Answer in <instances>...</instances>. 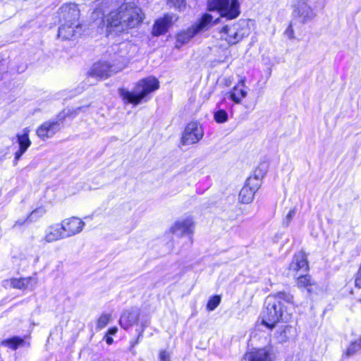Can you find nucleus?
<instances>
[{
	"mask_svg": "<svg viewBox=\"0 0 361 361\" xmlns=\"http://www.w3.org/2000/svg\"><path fill=\"white\" fill-rule=\"evenodd\" d=\"M143 18L141 8L133 4H126L106 15L102 20V26L108 34L128 32L141 24Z\"/></svg>",
	"mask_w": 361,
	"mask_h": 361,
	"instance_id": "1",
	"label": "nucleus"
},
{
	"mask_svg": "<svg viewBox=\"0 0 361 361\" xmlns=\"http://www.w3.org/2000/svg\"><path fill=\"white\" fill-rule=\"evenodd\" d=\"M293 300L292 295L284 292L267 297L266 309L262 315V324L271 329L280 320L287 322L290 318V314H286L283 310L282 302L293 303Z\"/></svg>",
	"mask_w": 361,
	"mask_h": 361,
	"instance_id": "2",
	"label": "nucleus"
},
{
	"mask_svg": "<svg viewBox=\"0 0 361 361\" xmlns=\"http://www.w3.org/2000/svg\"><path fill=\"white\" fill-rule=\"evenodd\" d=\"M159 86L157 79L154 77H149L140 80L133 92L124 89H121L119 92L120 95L124 100L137 105L147 94L157 90Z\"/></svg>",
	"mask_w": 361,
	"mask_h": 361,
	"instance_id": "3",
	"label": "nucleus"
},
{
	"mask_svg": "<svg viewBox=\"0 0 361 361\" xmlns=\"http://www.w3.org/2000/svg\"><path fill=\"white\" fill-rule=\"evenodd\" d=\"M218 19H214L212 14H204L196 24L177 34L176 47L179 49L182 45L188 43L195 35L207 30Z\"/></svg>",
	"mask_w": 361,
	"mask_h": 361,
	"instance_id": "4",
	"label": "nucleus"
},
{
	"mask_svg": "<svg viewBox=\"0 0 361 361\" xmlns=\"http://www.w3.org/2000/svg\"><path fill=\"white\" fill-rule=\"evenodd\" d=\"M221 38L229 44H235L248 35L249 28L245 20H240L232 25H226L221 30Z\"/></svg>",
	"mask_w": 361,
	"mask_h": 361,
	"instance_id": "5",
	"label": "nucleus"
},
{
	"mask_svg": "<svg viewBox=\"0 0 361 361\" xmlns=\"http://www.w3.org/2000/svg\"><path fill=\"white\" fill-rule=\"evenodd\" d=\"M210 11L218 10L221 17L227 19L237 18L240 14V4L238 0H209Z\"/></svg>",
	"mask_w": 361,
	"mask_h": 361,
	"instance_id": "6",
	"label": "nucleus"
},
{
	"mask_svg": "<svg viewBox=\"0 0 361 361\" xmlns=\"http://www.w3.org/2000/svg\"><path fill=\"white\" fill-rule=\"evenodd\" d=\"M278 353L272 345L263 348H253L247 352L243 357L244 361H275Z\"/></svg>",
	"mask_w": 361,
	"mask_h": 361,
	"instance_id": "7",
	"label": "nucleus"
},
{
	"mask_svg": "<svg viewBox=\"0 0 361 361\" xmlns=\"http://www.w3.org/2000/svg\"><path fill=\"white\" fill-rule=\"evenodd\" d=\"M260 185L261 179L257 175L249 177L239 192V201L243 204L251 202Z\"/></svg>",
	"mask_w": 361,
	"mask_h": 361,
	"instance_id": "8",
	"label": "nucleus"
},
{
	"mask_svg": "<svg viewBox=\"0 0 361 361\" xmlns=\"http://www.w3.org/2000/svg\"><path fill=\"white\" fill-rule=\"evenodd\" d=\"M204 136V131L201 125L195 121L189 123L185 128L182 135L183 145H192L198 142Z\"/></svg>",
	"mask_w": 361,
	"mask_h": 361,
	"instance_id": "9",
	"label": "nucleus"
},
{
	"mask_svg": "<svg viewBox=\"0 0 361 361\" xmlns=\"http://www.w3.org/2000/svg\"><path fill=\"white\" fill-rule=\"evenodd\" d=\"M59 224L66 238L81 233L85 226V223L76 216L64 219Z\"/></svg>",
	"mask_w": 361,
	"mask_h": 361,
	"instance_id": "10",
	"label": "nucleus"
},
{
	"mask_svg": "<svg viewBox=\"0 0 361 361\" xmlns=\"http://www.w3.org/2000/svg\"><path fill=\"white\" fill-rule=\"evenodd\" d=\"M60 22L80 24V10L75 4H64L59 9Z\"/></svg>",
	"mask_w": 361,
	"mask_h": 361,
	"instance_id": "11",
	"label": "nucleus"
},
{
	"mask_svg": "<svg viewBox=\"0 0 361 361\" xmlns=\"http://www.w3.org/2000/svg\"><path fill=\"white\" fill-rule=\"evenodd\" d=\"M178 18V17L174 13H166L157 18L154 23L152 34L154 36H159L166 33Z\"/></svg>",
	"mask_w": 361,
	"mask_h": 361,
	"instance_id": "12",
	"label": "nucleus"
},
{
	"mask_svg": "<svg viewBox=\"0 0 361 361\" xmlns=\"http://www.w3.org/2000/svg\"><path fill=\"white\" fill-rule=\"evenodd\" d=\"M293 13L303 23L312 20L316 16L310 0H297Z\"/></svg>",
	"mask_w": 361,
	"mask_h": 361,
	"instance_id": "13",
	"label": "nucleus"
},
{
	"mask_svg": "<svg viewBox=\"0 0 361 361\" xmlns=\"http://www.w3.org/2000/svg\"><path fill=\"white\" fill-rule=\"evenodd\" d=\"M66 238L59 223L49 225L44 231L41 238V243L44 244L52 243Z\"/></svg>",
	"mask_w": 361,
	"mask_h": 361,
	"instance_id": "14",
	"label": "nucleus"
},
{
	"mask_svg": "<svg viewBox=\"0 0 361 361\" xmlns=\"http://www.w3.org/2000/svg\"><path fill=\"white\" fill-rule=\"evenodd\" d=\"M60 129V123L58 121H46L36 130L37 136L42 140L53 137Z\"/></svg>",
	"mask_w": 361,
	"mask_h": 361,
	"instance_id": "15",
	"label": "nucleus"
},
{
	"mask_svg": "<svg viewBox=\"0 0 361 361\" xmlns=\"http://www.w3.org/2000/svg\"><path fill=\"white\" fill-rule=\"evenodd\" d=\"M30 132V130L28 128H25L23 130V133L21 134L17 135L19 149L15 153L14 165L17 164V162L20 159L22 155L27 151L28 147L31 145L32 142L29 138Z\"/></svg>",
	"mask_w": 361,
	"mask_h": 361,
	"instance_id": "16",
	"label": "nucleus"
},
{
	"mask_svg": "<svg viewBox=\"0 0 361 361\" xmlns=\"http://www.w3.org/2000/svg\"><path fill=\"white\" fill-rule=\"evenodd\" d=\"M308 264L307 258L303 252H298L295 255L291 263L289 265V274L295 276L300 270H307Z\"/></svg>",
	"mask_w": 361,
	"mask_h": 361,
	"instance_id": "17",
	"label": "nucleus"
},
{
	"mask_svg": "<svg viewBox=\"0 0 361 361\" xmlns=\"http://www.w3.org/2000/svg\"><path fill=\"white\" fill-rule=\"evenodd\" d=\"M61 25L58 31V37L63 40L72 39L77 33L80 24L60 22Z\"/></svg>",
	"mask_w": 361,
	"mask_h": 361,
	"instance_id": "18",
	"label": "nucleus"
},
{
	"mask_svg": "<svg viewBox=\"0 0 361 361\" xmlns=\"http://www.w3.org/2000/svg\"><path fill=\"white\" fill-rule=\"evenodd\" d=\"M193 221L190 218L179 220L171 227V231L177 235L191 234Z\"/></svg>",
	"mask_w": 361,
	"mask_h": 361,
	"instance_id": "19",
	"label": "nucleus"
},
{
	"mask_svg": "<svg viewBox=\"0 0 361 361\" xmlns=\"http://www.w3.org/2000/svg\"><path fill=\"white\" fill-rule=\"evenodd\" d=\"M140 315V312L137 309H131L125 311L120 318L119 322L121 326L127 329L137 323Z\"/></svg>",
	"mask_w": 361,
	"mask_h": 361,
	"instance_id": "20",
	"label": "nucleus"
},
{
	"mask_svg": "<svg viewBox=\"0 0 361 361\" xmlns=\"http://www.w3.org/2000/svg\"><path fill=\"white\" fill-rule=\"evenodd\" d=\"M247 94V92L245 87V78H243L230 92V99L235 104H240Z\"/></svg>",
	"mask_w": 361,
	"mask_h": 361,
	"instance_id": "21",
	"label": "nucleus"
},
{
	"mask_svg": "<svg viewBox=\"0 0 361 361\" xmlns=\"http://www.w3.org/2000/svg\"><path fill=\"white\" fill-rule=\"evenodd\" d=\"M112 66L107 62H99L94 64L90 75L94 77L106 78L109 77L114 71Z\"/></svg>",
	"mask_w": 361,
	"mask_h": 361,
	"instance_id": "22",
	"label": "nucleus"
},
{
	"mask_svg": "<svg viewBox=\"0 0 361 361\" xmlns=\"http://www.w3.org/2000/svg\"><path fill=\"white\" fill-rule=\"evenodd\" d=\"M114 50L124 59H129L136 51L137 47L130 42H125L116 45Z\"/></svg>",
	"mask_w": 361,
	"mask_h": 361,
	"instance_id": "23",
	"label": "nucleus"
},
{
	"mask_svg": "<svg viewBox=\"0 0 361 361\" xmlns=\"http://www.w3.org/2000/svg\"><path fill=\"white\" fill-rule=\"evenodd\" d=\"M32 281V278L12 279L8 283L11 286L17 289H25L29 286V283Z\"/></svg>",
	"mask_w": 361,
	"mask_h": 361,
	"instance_id": "24",
	"label": "nucleus"
},
{
	"mask_svg": "<svg viewBox=\"0 0 361 361\" xmlns=\"http://www.w3.org/2000/svg\"><path fill=\"white\" fill-rule=\"evenodd\" d=\"M312 283L310 276L309 275H302L298 278L297 286L298 288H306L309 293H312Z\"/></svg>",
	"mask_w": 361,
	"mask_h": 361,
	"instance_id": "25",
	"label": "nucleus"
},
{
	"mask_svg": "<svg viewBox=\"0 0 361 361\" xmlns=\"http://www.w3.org/2000/svg\"><path fill=\"white\" fill-rule=\"evenodd\" d=\"M294 329L290 326L286 325L279 333L278 338L280 342H286L292 336Z\"/></svg>",
	"mask_w": 361,
	"mask_h": 361,
	"instance_id": "26",
	"label": "nucleus"
},
{
	"mask_svg": "<svg viewBox=\"0 0 361 361\" xmlns=\"http://www.w3.org/2000/svg\"><path fill=\"white\" fill-rule=\"evenodd\" d=\"M47 209L44 206H40L32 211L30 214L27 216V219L29 221H35L39 218L43 216L47 213Z\"/></svg>",
	"mask_w": 361,
	"mask_h": 361,
	"instance_id": "27",
	"label": "nucleus"
},
{
	"mask_svg": "<svg viewBox=\"0 0 361 361\" xmlns=\"http://www.w3.org/2000/svg\"><path fill=\"white\" fill-rule=\"evenodd\" d=\"M111 320V314L109 313H104L97 320L96 330L100 331L107 326Z\"/></svg>",
	"mask_w": 361,
	"mask_h": 361,
	"instance_id": "28",
	"label": "nucleus"
},
{
	"mask_svg": "<svg viewBox=\"0 0 361 361\" xmlns=\"http://www.w3.org/2000/svg\"><path fill=\"white\" fill-rule=\"evenodd\" d=\"M361 344H360L358 341H356L355 342H352L350 345L348 347L345 352L344 353V355L345 357H349L351 356H353L361 350Z\"/></svg>",
	"mask_w": 361,
	"mask_h": 361,
	"instance_id": "29",
	"label": "nucleus"
},
{
	"mask_svg": "<svg viewBox=\"0 0 361 361\" xmlns=\"http://www.w3.org/2000/svg\"><path fill=\"white\" fill-rule=\"evenodd\" d=\"M3 343L11 348L16 350L18 345H20L23 343H24V341L19 337H13L11 339L4 341Z\"/></svg>",
	"mask_w": 361,
	"mask_h": 361,
	"instance_id": "30",
	"label": "nucleus"
},
{
	"mask_svg": "<svg viewBox=\"0 0 361 361\" xmlns=\"http://www.w3.org/2000/svg\"><path fill=\"white\" fill-rule=\"evenodd\" d=\"M214 120L219 123H223L228 121V114L224 109L216 111L214 114Z\"/></svg>",
	"mask_w": 361,
	"mask_h": 361,
	"instance_id": "31",
	"label": "nucleus"
},
{
	"mask_svg": "<svg viewBox=\"0 0 361 361\" xmlns=\"http://www.w3.org/2000/svg\"><path fill=\"white\" fill-rule=\"evenodd\" d=\"M221 302V297L219 295H215L209 299V300L207 302V308L209 311H213L215 310L218 305L220 304Z\"/></svg>",
	"mask_w": 361,
	"mask_h": 361,
	"instance_id": "32",
	"label": "nucleus"
},
{
	"mask_svg": "<svg viewBox=\"0 0 361 361\" xmlns=\"http://www.w3.org/2000/svg\"><path fill=\"white\" fill-rule=\"evenodd\" d=\"M295 212H296V210L294 208V209H290L289 211V212L287 214V215L286 216V217L284 219V221H283V224L286 226H288L289 225V224L292 221L293 216H295Z\"/></svg>",
	"mask_w": 361,
	"mask_h": 361,
	"instance_id": "33",
	"label": "nucleus"
},
{
	"mask_svg": "<svg viewBox=\"0 0 361 361\" xmlns=\"http://www.w3.org/2000/svg\"><path fill=\"white\" fill-rule=\"evenodd\" d=\"M284 34L289 39H293L295 37L294 30L291 23L289 24L288 27L285 30Z\"/></svg>",
	"mask_w": 361,
	"mask_h": 361,
	"instance_id": "34",
	"label": "nucleus"
},
{
	"mask_svg": "<svg viewBox=\"0 0 361 361\" xmlns=\"http://www.w3.org/2000/svg\"><path fill=\"white\" fill-rule=\"evenodd\" d=\"M171 356L166 350H161L159 353V361H171Z\"/></svg>",
	"mask_w": 361,
	"mask_h": 361,
	"instance_id": "35",
	"label": "nucleus"
},
{
	"mask_svg": "<svg viewBox=\"0 0 361 361\" xmlns=\"http://www.w3.org/2000/svg\"><path fill=\"white\" fill-rule=\"evenodd\" d=\"M169 4H171L174 7L180 8L182 5L184 4L185 0H167Z\"/></svg>",
	"mask_w": 361,
	"mask_h": 361,
	"instance_id": "36",
	"label": "nucleus"
},
{
	"mask_svg": "<svg viewBox=\"0 0 361 361\" xmlns=\"http://www.w3.org/2000/svg\"><path fill=\"white\" fill-rule=\"evenodd\" d=\"M118 331V329L116 327H112L108 330L106 334L111 336L115 335Z\"/></svg>",
	"mask_w": 361,
	"mask_h": 361,
	"instance_id": "37",
	"label": "nucleus"
},
{
	"mask_svg": "<svg viewBox=\"0 0 361 361\" xmlns=\"http://www.w3.org/2000/svg\"><path fill=\"white\" fill-rule=\"evenodd\" d=\"M26 221H29V220H27V218H26L25 220H23V221L18 220V221H16L15 222V224H14V226H14V227H16V226H22V225H23Z\"/></svg>",
	"mask_w": 361,
	"mask_h": 361,
	"instance_id": "38",
	"label": "nucleus"
},
{
	"mask_svg": "<svg viewBox=\"0 0 361 361\" xmlns=\"http://www.w3.org/2000/svg\"><path fill=\"white\" fill-rule=\"evenodd\" d=\"M105 338H106V342L108 345H111L113 343L114 340L109 335L106 334Z\"/></svg>",
	"mask_w": 361,
	"mask_h": 361,
	"instance_id": "39",
	"label": "nucleus"
}]
</instances>
